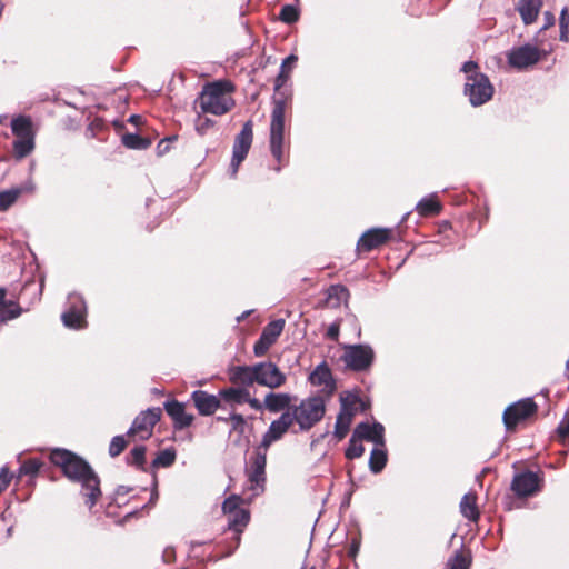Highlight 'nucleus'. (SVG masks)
Wrapping results in <instances>:
<instances>
[{"label":"nucleus","instance_id":"nucleus-1","mask_svg":"<svg viewBox=\"0 0 569 569\" xmlns=\"http://www.w3.org/2000/svg\"><path fill=\"white\" fill-rule=\"evenodd\" d=\"M51 462L72 482L81 485L86 505L91 509L101 496L100 478L90 463L81 456L63 448L50 452Z\"/></svg>","mask_w":569,"mask_h":569},{"label":"nucleus","instance_id":"nucleus-2","mask_svg":"<svg viewBox=\"0 0 569 569\" xmlns=\"http://www.w3.org/2000/svg\"><path fill=\"white\" fill-rule=\"evenodd\" d=\"M460 71L466 77L463 94L468 98L472 107H480L488 102L495 92V88L487 74L479 71L477 62L466 61Z\"/></svg>","mask_w":569,"mask_h":569},{"label":"nucleus","instance_id":"nucleus-3","mask_svg":"<svg viewBox=\"0 0 569 569\" xmlns=\"http://www.w3.org/2000/svg\"><path fill=\"white\" fill-rule=\"evenodd\" d=\"M233 89V84L229 81L219 80L207 83L198 99L201 111L214 116L227 113L234 106L233 99L227 96Z\"/></svg>","mask_w":569,"mask_h":569},{"label":"nucleus","instance_id":"nucleus-4","mask_svg":"<svg viewBox=\"0 0 569 569\" xmlns=\"http://www.w3.org/2000/svg\"><path fill=\"white\" fill-rule=\"evenodd\" d=\"M326 398L321 395H312L292 405L288 413L293 423H297L301 432L311 430L326 415Z\"/></svg>","mask_w":569,"mask_h":569},{"label":"nucleus","instance_id":"nucleus-5","mask_svg":"<svg viewBox=\"0 0 569 569\" xmlns=\"http://www.w3.org/2000/svg\"><path fill=\"white\" fill-rule=\"evenodd\" d=\"M284 112L286 102L283 100H276L271 112L270 123V152L276 161L279 163L274 168L280 172V163L283 159V142H284Z\"/></svg>","mask_w":569,"mask_h":569},{"label":"nucleus","instance_id":"nucleus-6","mask_svg":"<svg viewBox=\"0 0 569 569\" xmlns=\"http://www.w3.org/2000/svg\"><path fill=\"white\" fill-rule=\"evenodd\" d=\"M341 360L346 368L352 371H367L373 363L375 351L371 346L366 343L348 345L345 347Z\"/></svg>","mask_w":569,"mask_h":569},{"label":"nucleus","instance_id":"nucleus-7","mask_svg":"<svg viewBox=\"0 0 569 569\" xmlns=\"http://www.w3.org/2000/svg\"><path fill=\"white\" fill-rule=\"evenodd\" d=\"M538 410L532 398H523L509 405L502 415V421L508 431L515 430L518 423L533 416Z\"/></svg>","mask_w":569,"mask_h":569},{"label":"nucleus","instance_id":"nucleus-8","mask_svg":"<svg viewBox=\"0 0 569 569\" xmlns=\"http://www.w3.org/2000/svg\"><path fill=\"white\" fill-rule=\"evenodd\" d=\"M87 306L82 296L70 293L67 299L66 310L61 315L64 327L82 329L86 327Z\"/></svg>","mask_w":569,"mask_h":569},{"label":"nucleus","instance_id":"nucleus-9","mask_svg":"<svg viewBox=\"0 0 569 569\" xmlns=\"http://www.w3.org/2000/svg\"><path fill=\"white\" fill-rule=\"evenodd\" d=\"M162 416L160 407H151L141 411L132 421L131 427L127 431V436L139 435L141 440H147L152 435L153 427L158 423Z\"/></svg>","mask_w":569,"mask_h":569},{"label":"nucleus","instance_id":"nucleus-10","mask_svg":"<svg viewBox=\"0 0 569 569\" xmlns=\"http://www.w3.org/2000/svg\"><path fill=\"white\" fill-rule=\"evenodd\" d=\"M541 58L540 50L532 44L526 43L513 47L507 52V61L510 67L517 70H526L535 66Z\"/></svg>","mask_w":569,"mask_h":569},{"label":"nucleus","instance_id":"nucleus-11","mask_svg":"<svg viewBox=\"0 0 569 569\" xmlns=\"http://www.w3.org/2000/svg\"><path fill=\"white\" fill-rule=\"evenodd\" d=\"M308 381L316 387H321L318 395L327 399L331 398L337 390V382L332 376L331 369L326 361H322L310 372Z\"/></svg>","mask_w":569,"mask_h":569},{"label":"nucleus","instance_id":"nucleus-12","mask_svg":"<svg viewBox=\"0 0 569 569\" xmlns=\"http://www.w3.org/2000/svg\"><path fill=\"white\" fill-rule=\"evenodd\" d=\"M256 383L276 389L286 382V376L280 371L278 366L271 361H262L256 363L254 373Z\"/></svg>","mask_w":569,"mask_h":569},{"label":"nucleus","instance_id":"nucleus-13","mask_svg":"<svg viewBox=\"0 0 569 569\" xmlns=\"http://www.w3.org/2000/svg\"><path fill=\"white\" fill-rule=\"evenodd\" d=\"M540 478L533 471H522L515 475L511 481V490L519 498L533 496L540 490Z\"/></svg>","mask_w":569,"mask_h":569},{"label":"nucleus","instance_id":"nucleus-14","mask_svg":"<svg viewBox=\"0 0 569 569\" xmlns=\"http://www.w3.org/2000/svg\"><path fill=\"white\" fill-rule=\"evenodd\" d=\"M293 425L288 411H284L280 415L279 418L273 420L268 430L263 433L261 442H260V449H263L264 451H268L269 447L280 440L287 431L290 429V427Z\"/></svg>","mask_w":569,"mask_h":569},{"label":"nucleus","instance_id":"nucleus-15","mask_svg":"<svg viewBox=\"0 0 569 569\" xmlns=\"http://www.w3.org/2000/svg\"><path fill=\"white\" fill-rule=\"evenodd\" d=\"M392 230L389 228H371L365 231L357 243L359 251L369 252L386 243L391 237Z\"/></svg>","mask_w":569,"mask_h":569},{"label":"nucleus","instance_id":"nucleus-16","mask_svg":"<svg viewBox=\"0 0 569 569\" xmlns=\"http://www.w3.org/2000/svg\"><path fill=\"white\" fill-rule=\"evenodd\" d=\"M266 465L267 451L258 446L256 452L250 458V465L247 469L248 479L256 487L263 488L266 482Z\"/></svg>","mask_w":569,"mask_h":569},{"label":"nucleus","instance_id":"nucleus-17","mask_svg":"<svg viewBox=\"0 0 569 569\" xmlns=\"http://www.w3.org/2000/svg\"><path fill=\"white\" fill-rule=\"evenodd\" d=\"M353 436L358 437V439L366 440L372 442L375 446H385V427L379 421L369 422H359L353 429Z\"/></svg>","mask_w":569,"mask_h":569},{"label":"nucleus","instance_id":"nucleus-18","mask_svg":"<svg viewBox=\"0 0 569 569\" xmlns=\"http://www.w3.org/2000/svg\"><path fill=\"white\" fill-rule=\"evenodd\" d=\"M163 408L167 415L173 421V428L177 430H182L188 428L193 422L194 417L190 413L186 412L184 403L179 402L178 400H168L163 403Z\"/></svg>","mask_w":569,"mask_h":569},{"label":"nucleus","instance_id":"nucleus-19","mask_svg":"<svg viewBox=\"0 0 569 569\" xmlns=\"http://www.w3.org/2000/svg\"><path fill=\"white\" fill-rule=\"evenodd\" d=\"M219 398V395H211L204 390H194L191 393V400L200 416L213 415L221 407Z\"/></svg>","mask_w":569,"mask_h":569},{"label":"nucleus","instance_id":"nucleus-20","mask_svg":"<svg viewBox=\"0 0 569 569\" xmlns=\"http://www.w3.org/2000/svg\"><path fill=\"white\" fill-rule=\"evenodd\" d=\"M253 140V122L248 120L243 123L241 131L236 136L232 154L246 158Z\"/></svg>","mask_w":569,"mask_h":569},{"label":"nucleus","instance_id":"nucleus-21","mask_svg":"<svg viewBox=\"0 0 569 569\" xmlns=\"http://www.w3.org/2000/svg\"><path fill=\"white\" fill-rule=\"evenodd\" d=\"M292 396L284 392H269L264 397V407L270 412L287 411L291 408Z\"/></svg>","mask_w":569,"mask_h":569},{"label":"nucleus","instance_id":"nucleus-22","mask_svg":"<svg viewBox=\"0 0 569 569\" xmlns=\"http://www.w3.org/2000/svg\"><path fill=\"white\" fill-rule=\"evenodd\" d=\"M7 290L0 287V325L18 318L22 313V308L13 300H7Z\"/></svg>","mask_w":569,"mask_h":569},{"label":"nucleus","instance_id":"nucleus-23","mask_svg":"<svg viewBox=\"0 0 569 569\" xmlns=\"http://www.w3.org/2000/svg\"><path fill=\"white\" fill-rule=\"evenodd\" d=\"M416 210L421 217L437 216L441 212L442 204L438 200L437 193L432 192L418 201Z\"/></svg>","mask_w":569,"mask_h":569},{"label":"nucleus","instance_id":"nucleus-24","mask_svg":"<svg viewBox=\"0 0 569 569\" xmlns=\"http://www.w3.org/2000/svg\"><path fill=\"white\" fill-rule=\"evenodd\" d=\"M541 3V0H519L517 9L525 24L536 21Z\"/></svg>","mask_w":569,"mask_h":569},{"label":"nucleus","instance_id":"nucleus-25","mask_svg":"<svg viewBox=\"0 0 569 569\" xmlns=\"http://www.w3.org/2000/svg\"><path fill=\"white\" fill-rule=\"evenodd\" d=\"M256 365L252 366H238L234 367L230 373V380L233 383H240L242 386H252L256 383L254 379Z\"/></svg>","mask_w":569,"mask_h":569},{"label":"nucleus","instance_id":"nucleus-26","mask_svg":"<svg viewBox=\"0 0 569 569\" xmlns=\"http://www.w3.org/2000/svg\"><path fill=\"white\" fill-rule=\"evenodd\" d=\"M250 520V512L248 509L238 510L237 512L228 515V529L237 533V543L240 542V533L247 527Z\"/></svg>","mask_w":569,"mask_h":569},{"label":"nucleus","instance_id":"nucleus-27","mask_svg":"<svg viewBox=\"0 0 569 569\" xmlns=\"http://www.w3.org/2000/svg\"><path fill=\"white\" fill-rule=\"evenodd\" d=\"M388 461V455L386 445L385 446H375V448L370 452L369 458V469L372 473H380Z\"/></svg>","mask_w":569,"mask_h":569},{"label":"nucleus","instance_id":"nucleus-28","mask_svg":"<svg viewBox=\"0 0 569 569\" xmlns=\"http://www.w3.org/2000/svg\"><path fill=\"white\" fill-rule=\"evenodd\" d=\"M11 130L17 138L34 137L32 121L28 116H17L11 120Z\"/></svg>","mask_w":569,"mask_h":569},{"label":"nucleus","instance_id":"nucleus-29","mask_svg":"<svg viewBox=\"0 0 569 569\" xmlns=\"http://www.w3.org/2000/svg\"><path fill=\"white\" fill-rule=\"evenodd\" d=\"M249 390L246 388H224L219 390V397L226 402L241 405L244 403Z\"/></svg>","mask_w":569,"mask_h":569},{"label":"nucleus","instance_id":"nucleus-30","mask_svg":"<svg viewBox=\"0 0 569 569\" xmlns=\"http://www.w3.org/2000/svg\"><path fill=\"white\" fill-rule=\"evenodd\" d=\"M460 511L468 520L477 521L480 515L476 505V497L466 493L460 501Z\"/></svg>","mask_w":569,"mask_h":569},{"label":"nucleus","instance_id":"nucleus-31","mask_svg":"<svg viewBox=\"0 0 569 569\" xmlns=\"http://www.w3.org/2000/svg\"><path fill=\"white\" fill-rule=\"evenodd\" d=\"M146 451L147 448L143 445L133 447L126 457L127 465L133 466L140 471H146Z\"/></svg>","mask_w":569,"mask_h":569},{"label":"nucleus","instance_id":"nucleus-32","mask_svg":"<svg viewBox=\"0 0 569 569\" xmlns=\"http://www.w3.org/2000/svg\"><path fill=\"white\" fill-rule=\"evenodd\" d=\"M122 143L128 149L146 150L151 146V140L138 133H126L122 136Z\"/></svg>","mask_w":569,"mask_h":569},{"label":"nucleus","instance_id":"nucleus-33","mask_svg":"<svg viewBox=\"0 0 569 569\" xmlns=\"http://www.w3.org/2000/svg\"><path fill=\"white\" fill-rule=\"evenodd\" d=\"M340 413L347 415L350 413L351 417H355L356 415V408L355 406L359 402H361V398L351 391H347L343 395H340Z\"/></svg>","mask_w":569,"mask_h":569},{"label":"nucleus","instance_id":"nucleus-34","mask_svg":"<svg viewBox=\"0 0 569 569\" xmlns=\"http://www.w3.org/2000/svg\"><path fill=\"white\" fill-rule=\"evenodd\" d=\"M34 149V137L17 138L13 141V152L16 158L22 159Z\"/></svg>","mask_w":569,"mask_h":569},{"label":"nucleus","instance_id":"nucleus-35","mask_svg":"<svg viewBox=\"0 0 569 569\" xmlns=\"http://www.w3.org/2000/svg\"><path fill=\"white\" fill-rule=\"evenodd\" d=\"M353 417L350 413L343 415L338 412L335 423L333 436L337 440H342L349 432Z\"/></svg>","mask_w":569,"mask_h":569},{"label":"nucleus","instance_id":"nucleus-36","mask_svg":"<svg viewBox=\"0 0 569 569\" xmlns=\"http://www.w3.org/2000/svg\"><path fill=\"white\" fill-rule=\"evenodd\" d=\"M177 452L174 448H166L161 450L157 457L152 460V468H168L176 461Z\"/></svg>","mask_w":569,"mask_h":569},{"label":"nucleus","instance_id":"nucleus-37","mask_svg":"<svg viewBox=\"0 0 569 569\" xmlns=\"http://www.w3.org/2000/svg\"><path fill=\"white\" fill-rule=\"evenodd\" d=\"M42 466L41 460L39 459H28L21 463V466L18 469V478H21L22 476H30L36 477Z\"/></svg>","mask_w":569,"mask_h":569},{"label":"nucleus","instance_id":"nucleus-38","mask_svg":"<svg viewBox=\"0 0 569 569\" xmlns=\"http://www.w3.org/2000/svg\"><path fill=\"white\" fill-rule=\"evenodd\" d=\"M21 188H12L0 192V211H6L10 208L21 194Z\"/></svg>","mask_w":569,"mask_h":569},{"label":"nucleus","instance_id":"nucleus-39","mask_svg":"<svg viewBox=\"0 0 569 569\" xmlns=\"http://www.w3.org/2000/svg\"><path fill=\"white\" fill-rule=\"evenodd\" d=\"M284 328V320L283 319H277L271 322H269L262 330L261 333L267 336L272 342H276L278 337L281 335Z\"/></svg>","mask_w":569,"mask_h":569},{"label":"nucleus","instance_id":"nucleus-40","mask_svg":"<svg viewBox=\"0 0 569 569\" xmlns=\"http://www.w3.org/2000/svg\"><path fill=\"white\" fill-rule=\"evenodd\" d=\"M300 11L297 6L293 4H284L282 6L279 19L288 24L295 23L299 20Z\"/></svg>","mask_w":569,"mask_h":569},{"label":"nucleus","instance_id":"nucleus-41","mask_svg":"<svg viewBox=\"0 0 569 569\" xmlns=\"http://www.w3.org/2000/svg\"><path fill=\"white\" fill-rule=\"evenodd\" d=\"M360 439L355 437L353 435L349 439L348 447L346 448L345 456L347 459H357L360 458L365 452V447L359 442Z\"/></svg>","mask_w":569,"mask_h":569},{"label":"nucleus","instance_id":"nucleus-42","mask_svg":"<svg viewBox=\"0 0 569 569\" xmlns=\"http://www.w3.org/2000/svg\"><path fill=\"white\" fill-rule=\"evenodd\" d=\"M242 498L238 495H231L222 502V511L224 515H230L237 512L238 510H246L244 508H240V503H242Z\"/></svg>","mask_w":569,"mask_h":569},{"label":"nucleus","instance_id":"nucleus-43","mask_svg":"<svg viewBox=\"0 0 569 569\" xmlns=\"http://www.w3.org/2000/svg\"><path fill=\"white\" fill-rule=\"evenodd\" d=\"M127 447V440L124 435L114 436L109 445V456L111 458L118 457Z\"/></svg>","mask_w":569,"mask_h":569},{"label":"nucleus","instance_id":"nucleus-44","mask_svg":"<svg viewBox=\"0 0 569 569\" xmlns=\"http://www.w3.org/2000/svg\"><path fill=\"white\" fill-rule=\"evenodd\" d=\"M447 566L449 569H469L471 559L457 551L455 556L448 560Z\"/></svg>","mask_w":569,"mask_h":569},{"label":"nucleus","instance_id":"nucleus-45","mask_svg":"<svg viewBox=\"0 0 569 569\" xmlns=\"http://www.w3.org/2000/svg\"><path fill=\"white\" fill-rule=\"evenodd\" d=\"M214 124H216L214 120H212L208 117H202L201 114H198L194 120V129H196L197 133L200 136L207 134L208 131L214 127Z\"/></svg>","mask_w":569,"mask_h":569},{"label":"nucleus","instance_id":"nucleus-46","mask_svg":"<svg viewBox=\"0 0 569 569\" xmlns=\"http://www.w3.org/2000/svg\"><path fill=\"white\" fill-rule=\"evenodd\" d=\"M273 343L274 342H272L269 338H267V336L261 333L259 339L256 341V343L253 346L254 355L257 357L263 356Z\"/></svg>","mask_w":569,"mask_h":569},{"label":"nucleus","instance_id":"nucleus-47","mask_svg":"<svg viewBox=\"0 0 569 569\" xmlns=\"http://www.w3.org/2000/svg\"><path fill=\"white\" fill-rule=\"evenodd\" d=\"M230 421L232 422V431H237L239 435L244 433L246 429V419L242 415L237 412H231L229 416Z\"/></svg>","mask_w":569,"mask_h":569},{"label":"nucleus","instance_id":"nucleus-48","mask_svg":"<svg viewBox=\"0 0 569 569\" xmlns=\"http://www.w3.org/2000/svg\"><path fill=\"white\" fill-rule=\"evenodd\" d=\"M12 475L9 473L8 466L0 469V493L3 492L10 485Z\"/></svg>","mask_w":569,"mask_h":569},{"label":"nucleus","instance_id":"nucleus-49","mask_svg":"<svg viewBox=\"0 0 569 569\" xmlns=\"http://www.w3.org/2000/svg\"><path fill=\"white\" fill-rule=\"evenodd\" d=\"M557 433L561 438L569 437V413L559 422L557 427Z\"/></svg>","mask_w":569,"mask_h":569},{"label":"nucleus","instance_id":"nucleus-50","mask_svg":"<svg viewBox=\"0 0 569 569\" xmlns=\"http://www.w3.org/2000/svg\"><path fill=\"white\" fill-rule=\"evenodd\" d=\"M297 60H298V57L296 54H289L287 58H284L282 60L280 69L284 70L289 73L291 71V69L295 67Z\"/></svg>","mask_w":569,"mask_h":569},{"label":"nucleus","instance_id":"nucleus-51","mask_svg":"<svg viewBox=\"0 0 569 569\" xmlns=\"http://www.w3.org/2000/svg\"><path fill=\"white\" fill-rule=\"evenodd\" d=\"M246 158L243 157H240V156H236V154H232V158H231V163H230V177L234 178L237 172H238V169H239V166L240 163L244 160Z\"/></svg>","mask_w":569,"mask_h":569},{"label":"nucleus","instance_id":"nucleus-52","mask_svg":"<svg viewBox=\"0 0 569 569\" xmlns=\"http://www.w3.org/2000/svg\"><path fill=\"white\" fill-rule=\"evenodd\" d=\"M289 79V73L284 70H281L279 71V74L277 76L276 80H274V90H279L280 88H282L286 82L288 81Z\"/></svg>","mask_w":569,"mask_h":569},{"label":"nucleus","instance_id":"nucleus-53","mask_svg":"<svg viewBox=\"0 0 569 569\" xmlns=\"http://www.w3.org/2000/svg\"><path fill=\"white\" fill-rule=\"evenodd\" d=\"M333 295H336L340 299L342 297H348L349 291L346 287L341 284L331 286L329 296L332 297Z\"/></svg>","mask_w":569,"mask_h":569},{"label":"nucleus","instance_id":"nucleus-54","mask_svg":"<svg viewBox=\"0 0 569 569\" xmlns=\"http://www.w3.org/2000/svg\"><path fill=\"white\" fill-rule=\"evenodd\" d=\"M559 27H560V29L569 30V8L568 7H565L561 10L560 18H559Z\"/></svg>","mask_w":569,"mask_h":569},{"label":"nucleus","instance_id":"nucleus-55","mask_svg":"<svg viewBox=\"0 0 569 569\" xmlns=\"http://www.w3.org/2000/svg\"><path fill=\"white\" fill-rule=\"evenodd\" d=\"M247 399L248 400H246L244 403H248L252 409L258 411H262L263 409H266L264 401L260 402L257 398H252L250 396V392H248Z\"/></svg>","mask_w":569,"mask_h":569},{"label":"nucleus","instance_id":"nucleus-56","mask_svg":"<svg viewBox=\"0 0 569 569\" xmlns=\"http://www.w3.org/2000/svg\"><path fill=\"white\" fill-rule=\"evenodd\" d=\"M176 139L177 137L173 136L161 140L157 146L158 154H163L164 152H167L169 150V143Z\"/></svg>","mask_w":569,"mask_h":569},{"label":"nucleus","instance_id":"nucleus-57","mask_svg":"<svg viewBox=\"0 0 569 569\" xmlns=\"http://www.w3.org/2000/svg\"><path fill=\"white\" fill-rule=\"evenodd\" d=\"M555 23V17L550 11L543 12V26L541 27L540 31L547 30Z\"/></svg>","mask_w":569,"mask_h":569},{"label":"nucleus","instance_id":"nucleus-58","mask_svg":"<svg viewBox=\"0 0 569 569\" xmlns=\"http://www.w3.org/2000/svg\"><path fill=\"white\" fill-rule=\"evenodd\" d=\"M359 549H360V541L352 540V542L349 547V551H348L349 557L355 558L358 555Z\"/></svg>","mask_w":569,"mask_h":569},{"label":"nucleus","instance_id":"nucleus-59","mask_svg":"<svg viewBox=\"0 0 569 569\" xmlns=\"http://www.w3.org/2000/svg\"><path fill=\"white\" fill-rule=\"evenodd\" d=\"M338 336H339V327L336 325H331L327 330V337L332 340H336V339H338Z\"/></svg>","mask_w":569,"mask_h":569},{"label":"nucleus","instance_id":"nucleus-60","mask_svg":"<svg viewBox=\"0 0 569 569\" xmlns=\"http://www.w3.org/2000/svg\"><path fill=\"white\" fill-rule=\"evenodd\" d=\"M158 497H159V495H158V490H157V478L154 477L153 488H152L150 500H149L148 505H154L156 501L158 500Z\"/></svg>","mask_w":569,"mask_h":569},{"label":"nucleus","instance_id":"nucleus-61","mask_svg":"<svg viewBox=\"0 0 569 569\" xmlns=\"http://www.w3.org/2000/svg\"><path fill=\"white\" fill-rule=\"evenodd\" d=\"M132 489L130 487H126V486H119L116 490V493L118 496H124L127 493H129Z\"/></svg>","mask_w":569,"mask_h":569},{"label":"nucleus","instance_id":"nucleus-62","mask_svg":"<svg viewBox=\"0 0 569 569\" xmlns=\"http://www.w3.org/2000/svg\"><path fill=\"white\" fill-rule=\"evenodd\" d=\"M569 30L568 29H560L559 40L562 42H567L569 40Z\"/></svg>","mask_w":569,"mask_h":569},{"label":"nucleus","instance_id":"nucleus-63","mask_svg":"<svg viewBox=\"0 0 569 569\" xmlns=\"http://www.w3.org/2000/svg\"><path fill=\"white\" fill-rule=\"evenodd\" d=\"M129 121L132 123H138V121H140V116L132 114V116H130Z\"/></svg>","mask_w":569,"mask_h":569},{"label":"nucleus","instance_id":"nucleus-64","mask_svg":"<svg viewBox=\"0 0 569 569\" xmlns=\"http://www.w3.org/2000/svg\"><path fill=\"white\" fill-rule=\"evenodd\" d=\"M203 543L204 542H201V541H191L190 546H191V548H196V547L202 546Z\"/></svg>","mask_w":569,"mask_h":569}]
</instances>
